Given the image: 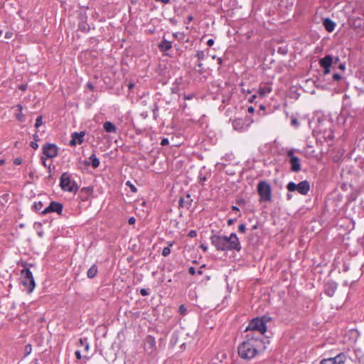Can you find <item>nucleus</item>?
<instances>
[{
  "instance_id": "nucleus-1",
  "label": "nucleus",
  "mask_w": 364,
  "mask_h": 364,
  "mask_svg": "<svg viewBox=\"0 0 364 364\" xmlns=\"http://www.w3.org/2000/svg\"><path fill=\"white\" fill-rule=\"evenodd\" d=\"M210 240L218 251L240 252L242 249L240 242L235 232L230 233L229 236L213 234Z\"/></svg>"
},
{
  "instance_id": "nucleus-2",
  "label": "nucleus",
  "mask_w": 364,
  "mask_h": 364,
  "mask_svg": "<svg viewBox=\"0 0 364 364\" xmlns=\"http://www.w3.org/2000/svg\"><path fill=\"white\" fill-rule=\"evenodd\" d=\"M267 347L254 345L250 342H242L237 348L239 356L245 360H250L255 358L259 353L266 350Z\"/></svg>"
},
{
  "instance_id": "nucleus-3",
  "label": "nucleus",
  "mask_w": 364,
  "mask_h": 364,
  "mask_svg": "<svg viewBox=\"0 0 364 364\" xmlns=\"http://www.w3.org/2000/svg\"><path fill=\"white\" fill-rule=\"evenodd\" d=\"M21 266L24 268L21 271V284L27 289L28 293H31L35 288L36 283L32 272L27 267L32 266V264L22 262Z\"/></svg>"
},
{
  "instance_id": "nucleus-4",
  "label": "nucleus",
  "mask_w": 364,
  "mask_h": 364,
  "mask_svg": "<svg viewBox=\"0 0 364 364\" xmlns=\"http://www.w3.org/2000/svg\"><path fill=\"white\" fill-rule=\"evenodd\" d=\"M269 320L270 318L265 316L253 318L247 326L245 332L258 331L259 334L263 335L267 331V322Z\"/></svg>"
},
{
  "instance_id": "nucleus-5",
  "label": "nucleus",
  "mask_w": 364,
  "mask_h": 364,
  "mask_svg": "<svg viewBox=\"0 0 364 364\" xmlns=\"http://www.w3.org/2000/svg\"><path fill=\"white\" fill-rule=\"evenodd\" d=\"M60 186L64 191L76 193L79 190L77 183L71 179L68 172H64L60 178Z\"/></svg>"
},
{
  "instance_id": "nucleus-6",
  "label": "nucleus",
  "mask_w": 364,
  "mask_h": 364,
  "mask_svg": "<svg viewBox=\"0 0 364 364\" xmlns=\"http://www.w3.org/2000/svg\"><path fill=\"white\" fill-rule=\"evenodd\" d=\"M257 193L260 197L259 201H272V188L265 181H261L257 184Z\"/></svg>"
},
{
  "instance_id": "nucleus-7",
  "label": "nucleus",
  "mask_w": 364,
  "mask_h": 364,
  "mask_svg": "<svg viewBox=\"0 0 364 364\" xmlns=\"http://www.w3.org/2000/svg\"><path fill=\"white\" fill-rule=\"evenodd\" d=\"M289 192L297 191L301 195H306L310 190L309 182L306 180L302 181L298 184L291 181L287 186Z\"/></svg>"
},
{
  "instance_id": "nucleus-8",
  "label": "nucleus",
  "mask_w": 364,
  "mask_h": 364,
  "mask_svg": "<svg viewBox=\"0 0 364 364\" xmlns=\"http://www.w3.org/2000/svg\"><path fill=\"white\" fill-rule=\"evenodd\" d=\"M287 156L289 158V162L291 165V171L299 172L301 171V161L299 157L294 155V150L290 149L287 151Z\"/></svg>"
},
{
  "instance_id": "nucleus-9",
  "label": "nucleus",
  "mask_w": 364,
  "mask_h": 364,
  "mask_svg": "<svg viewBox=\"0 0 364 364\" xmlns=\"http://www.w3.org/2000/svg\"><path fill=\"white\" fill-rule=\"evenodd\" d=\"M245 336V340L244 342H250L254 345H258L262 347H266L264 338L262 337V335L259 334V336H257L255 333V331H248Z\"/></svg>"
},
{
  "instance_id": "nucleus-10",
  "label": "nucleus",
  "mask_w": 364,
  "mask_h": 364,
  "mask_svg": "<svg viewBox=\"0 0 364 364\" xmlns=\"http://www.w3.org/2000/svg\"><path fill=\"white\" fill-rule=\"evenodd\" d=\"M346 358V355L344 353H341L333 358L321 360L320 364H345Z\"/></svg>"
},
{
  "instance_id": "nucleus-11",
  "label": "nucleus",
  "mask_w": 364,
  "mask_h": 364,
  "mask_svg": "<svg viewBox=\"0 0 364 364\" xmlns=\"http://www.w3.org/2000/svg\"><path fill=\"white\" fill-rule=\"evenodd\" d=\"M42 149L43 154L48 158L52 159L58 156V148L55 144H45Z\"/></svg>"
},
{
  "instance_id": "nucleus-12",
  "label": "nucleus",
  "mask_w": 364,
  "mask_h": 364,
  "mask_svg": "<svg viewBox=\"0 0 364 364\" xmlns=\"http://www.w3.org/2000/svg\"><path fill=\"white\" fill-rule=\"evenodd\" d=\"M63 206L61 203L55 201L50 203L49 205L42 212V215H46L50 213H57L58 215H62Z\"/></svg>"
},
{
  "instance_id": "nucleus-13",
  "label": "nucleus",
  "mask_w": 364,
  "mask_h": 364,
  "mask_svg": "<svg viewBox=\"0 0 364 364\" xmlns=\"http://www.w3.org/2000/svg\"><path fill=\"white\" fill-rule=\"evenodd\" d=\"M85 135V132H73L71 135L72 139L69 142V145L71 146H75L77 144H82L84 141Z\"/></svg>"
},
{
  "instance_id": "nucleus-14",
  "label": "nucleus",
  "mask_w": 364,
  "mask_h": 364,
  "mask_svg": "<svg viewBox=\"0 0 364 364\" xmlns=\"http://www.w3.org/2000/svg\"><path fill=\"white\" fill-rule=\"evenodd\" d=\"M156 341L154 337L148 336L145 340V349L149 353H152L156 350Z\"/></svg>"
},
{
  "instance_id": "nucleus-15",
  "label": "nucleus",
  "mask_w": 364,
  "mask_h": 364,
  "mask_svg": "<svg viewBox=\"0 0 364 364\" xmlns=\"http://www.w3.org/2000/svg\"><path fill=\"white\" fill-rule=\"evenodd\" d=\"M193 199L188 193H186V197L181 196L178 200L179 207H185L189 209L192 205Z\"/></svg>"
},
{
  "instance_id": "nucleus-16",
  "label": "nucleus",
  "mask_w": 364,
  "mask_h": 364,
  "mask_svg": "<svg viewBox=\"0 0 364 364\" xmlns=\"http://www.w3.org/2000/svg\"><path fill=\"white\" fill-rule=\"evenodd\" d=\"M92 187H84L80 191L79 198L81 199V200L86 201L88 200L89 197L92 194Z\"/></svg>"
},
{
  "instance_id": "nucleus-17",
  "label": "nucleus",
  "mask_w": 364,
  "mask_h": 364,
  "mask_svg": "<svg viewBox=\"0 0 364 364\" xmlns=\"http://www.w3.org/2000/svg\"><path fill=\"white\" fill-rule=\"evenodd\" d=\"M333 63V58L331 55L319 59V65L321 68H331Z\"/></svg>"
},
{
  "instance_id": "nucleus-18",
  "label": "nucleus",
  "mask_w": 364,
  "mask_h": 364,
  "mask_svg": "<svg viewBox=\"0 0 364 364\" xmlns=\"http://www.w3.org/2000/svg\"><path fill=\"white\" fill-rule=\"evenodd\" d=\"M337 289V284L334 282H329L325 286V293L328 296H333Z\"/></svg>"
},
{
  "instance_id": "nucleus-19",
  "label": "nucleus",
  "mask_w": 364,
  "mask_h": 364,
  "mask_svg": "<svg viewBox=\"0 0 364 364\" xmlns=\"http://www.w3.org/2000/svg\"><path fill=\"white\" fill-rule=\"evenodd\" d=\"M232 124L235 130L241 132L244 129L245 122L244 119L239 118L233 120Z\"/></svg>"
},
{
  "instance_id": "nucleus-20",
  "label": "nucleus",
  "mask_w": 364,
  "mask_h": 364,
  "mask_svg": "<svg viewBox=\"0 0 364 364\" xmlns=\"http://www.w3.org/2000/svg\"><path fill=\"white\" fill-rule=\"evenodd\" d=\"M323 26L328 32H332L336 26V23L330 18H326L323 20Z\"/></svg>"
},
{
  "instance_id": "nucleus-21",
  "label": "nucleus",
  "mask_w": 364,
  "mask_h": 364,
  "mask_svg": "<svg viewBox=\"0 0 364 364\" xmlns=\"http://www.w3.org/2000/svg\"><path fill=\"white\" fill-rule=\"evenodd\" d=\"M172 47V43L166 39H163L159 45V48L161 51L169 50Z\"/></svg>"
},
{
  "instance_id": "nucleus-22",
  "label": "nucleus",
  "mask_w": 364,
  "mask_h": 364,
  "mask_svg": "<svg viewBox=\"0 0 364 364\" xmlns=\"http://www.w3.org/2000/svg\"><path fill=\"white\" fill-rule=\"evenodd\" d=\"M104 129L108 133H115L117 131L116 126L111 122L107 121L103 124Z\"/></svg>"
},
{
  "instance_id": "nucleus-23",
  "label": "nucleus",
  "mask_w": 364,
  "mask_h": 364,
  "mask_svg": "<svg viewBox=\"0 0 364 364\" xmlns=\"http://www.w3.org/2000/svg\"><path fill=\"white\" fill-rule=\"evenodd\" d=\"M89 160L93 168H97L100 166V160L95 154L90 156Z\"/></svg>"
},
{
  "instance_id": "nucleus-24",
  "label": "nucleus",
  "mask_w": 364,
  "mask_h": 364,
  "mask_svg": "<svg viewBox=\"0 0 364 364\" xmlns=\"http://www.w3.org/2000/svg\"><path fill=\"white\" fill-rule=\"evenodd\" d=\"M97 274V267L96 264H93L87 272V276L90 279L94 278Z\"/></svg>"
},
{
  "instance_id": "nucleus-25",
  "label": "nucleus",
  "mask_w": 364,
  "mask_h": 364,
  "mask_svg": "<svg viewBox=\"0 0 364 364\" xmlns=\"http://www.w3.org/2000/svg\"><path fill=\"white\" fill-rule=\"evenodd\" d=\"M79 344L84 348L85 351H87L90 348V345L87 338H80L78 341Z\"/></svg>"
},
{
  "instance_id": "nucleus-26",
  "label": "nucleus",
  "mask_w": 364,
  "mask_h": 364,
  "mask_svg": "<svg viewBox=\"0 0 364 364\" xmlns=\"http://www.w3.org/2000/svg\"><path fill=\"white\" fill-rule=\"evenodd\" d=\"M16 107L18 111V112L16 114V119L20 122H23L25 120V117L21 112L23 109L22 106L21 105H18Z\"/></svg>"
},
{
  "instance_id": "nucleus-27",
  "label": "nucleus",
  "mask_w": 364,
  "mask_h": 364,
  "mask_svg": "<svg viewBox=\"0 0 364 364\" xmlns=\"http://www.w3.org/2000/svg\"><path fill=\"white\" fill-rule=\"evenodd\" d=\"M272 91L271 87H264V88H259L258 90V94L260 97H263L265 96V95L268 92H270Z\"/></svg>"
},
{
  "instance_id": "nucleus-28",
  "label": "nucleus",
  "mask_w": 364,
  "mask_h": 364,
  "mask_svg": "<svg viewBox=\"0 0 364 364\" xmlns=\"http://www.w3.org/2000/svg\"><path fill=\"white\" fill-rule=\"evenodd\" d=\"M43 203L39 201V202H35L33 203V205H32V208L33 210H34L35 211H39L42 207H43Z\"/></svg>"
},
{
  "instance_id": "nucleus-29",
  "label": "nucleus",
  "mask_w": 364,
  "mask_h": 364,
  "mask_svg": "<svg viewBox=\"0 0 364 364\" xmlns=\"http://www.w3.org/2000/svg\"><path fill=\"white\" fill-rule=\"evenodd\" d=\"M32 350V346L31 344H27L24 347V357L28 356Z\"/></svg>"
},
{
  "instance_id": "nucleus-30",
  "label": "nucleus",
  "mask_w": 364,
  "mask_h": 364,
  "mask_svg": "<svg viewBox=\"0 0 364 364\" xmlns=\"http://www.w3.org/2000/svg\"><path fill=\"white\" fill-rule=\"evenodd\" d=\"M170 246H172V243H171L169 245V246L168 247H165L163 250H162V255L164 256V257H167L170 255L171 253V249H170Z\"/></svg>"
},
{
  "instance_id": "nucleus-31",
  "label": "nucleus",
  "mask_w": 364,
  "mask_h": 364,
  "mask_svg": "<svg viewBox=\"0 0 364 364\" xmlns=\"http://www.w3.org/2000/svg\"><path fill=\"white\" fill-rule=\"evenodd\" d=\"M277 52L282 55H286L288 52V48L287 46L279 47Z\"/></svg>"
},
{
  "instance_id": "nucleus-32",
  "label": "nucleus",
  "mask_w": 364,
  "mask_h": 364,
  "mask_svg": "<svg viewBox=\"0 0 364 364\" xmlns=\"http://www.w3.org/2000/svg\"><path fill=\"white\" fill-rule=\"evenodd\" d=\"M196 56L199 61L202 60L205 58V53L203 50H199L197 52Z\"/></svg>"
},
{
  "instance_id": "nucleus-33",
  "label": "nucleus",
  "mask_w": 364,
  "mask_h": 364,
  "mask_svg": "<svg viewBox=\"0 0 364 364\" xmlns=\"http://www.w3.org/2000/svg\"><path fill=\"white\" fill-rule=\"evenodd\" d=\"M178 312L180 313L181 315H186V314L187 312L186 307L183 304H181L179 306Z\"/></svg>"
},
{
  "instance_id": "nucleus-34",
  "label": "nucleus",
  "mask_w": 364,
  "mask_h": 364,
  "mask_svg": "<svg viewBox=\"0 0 364 364\" xmlns=\"http://www.w3.org/2000/svg\"><path fill=\"white\" fill-rule=\"evenodd\" d=\"M42 116H38L36 119L35 127L38 128L42 124Z\"/></svg>"
},
{
  "instance_id": "nucleus-35",
  "label": "nucleus",
  "mask_w": 364,
  "mask_h": 364,
  "mask_svg": "<svg viewBox=\"0 0 364 364\" xmlns=\"http://www.w3.org/2000/svg\"><path fill=\"white\" fill-rule=\"evenodd\" d=\"M195 97V94L193 93H191V94H184L183 95V99L185 100H192L193 97Z\"/></svg>"
},
{
  "instance_id": "nucleus-36",
  "label": "nucleus",
  "mask_w": 364,
  "mask_h": 364,
  "mask_svg": "<svg viewBox=\"0 0 364 364\" xmlns=\"http://www.w3.org/2000/svg\"><path fill=\"white\" fill-rule=\"evenodd\" d=\"M140 294L143 296H148L149 294V290L146 289H141Z\"/></svg>"
},
{
  "instance_id": "nucleus-37",
  "label": "nucleus",
  "mask_w": 364,
  "mask_h": 364,
  "mask_svg": "<svg viewBox=\"0 0 364 364\" xmlns=\"http://www.w3.org/2000/svg\"><path fill=\"white\" fill-rule=\"evenodd\" d=\"M299 121L297 120L296 118H295V117L291 118V125H293L295 127H297L299 126Z\"/></svg>"
},
{
  "instance_id": "nucleus-38",
  "label": "nucleus",
  "mask_w": 364,
  "mask_h": 364,
  "mask_svg": "<svg viewBox=\"0 0 364 364\" xmlns=\"http://www.w3.org/2000/svg\"><path fill=\"white\" fill-rule=\"evenodd\" d=\"M246 230V227L245 224H240L238 226V231L241 233H245Z\"/></svg>"
},
{
  "instance_id": "nucleus-39",
  "label": "nucleus",
  "mask_w": 364,
  "mask_h": 364,
  "mask_svg": "<svg viewBox=\"0 0 364 364\" xmlns=\"http://www.w3.org/2000/svg\"><path fill=\"white\" fill-rule=\"evenodd\" d=\"M333 81H338L341 79V75L338 73H334L332 76Z\"/></svg>"
},
{
  "instance_id": "nucleus-40",
  "label": "nucleus",
  "mask_w": 364,
  "mask_h": 364,
  "mask_svg": "<svg viewBox=\"0 0 364 364\" xmlns=\"http://www.w3.org/2000/svg\"><path fill=\"white\" fill-rule=\"evenodd\" d=\"M126 184H127V186H129V188H130V189H131V191H132V192H134V193H136V191H137L136 188L134 185H132V184L130 183V181H127Z\"/></svg>"
},
{
  "instance_id": "nucleus-41",
  "label": "nucleus",
  "mask_w": 364,
  "mask_h": 364,
  "mask_svg": "<svg viewBox=\"0 0 364 364\" xmlns=\"http://www.w3.org/2000/svg\"><path fill=\"white\" fill-rule=\"evenodd\" d=\"M158 109H159L158 105L156 104H154V108L152 109L154 118H156V114H157Z\"/></svg>"
},
{
  "instance_id": "nucleus-42",
  "label": "nucleus",
  "mask_w": 364,
  "mask_h": 364,
  "mask_svg": "<svg viewBox=\"0 0 364 364\" xmlns=\"http://www.w3.org/2000/svg\"><path fill=\"white\" fill-rule=\"evenodd\" d=\"M169 144V141L167 138H163L161 141V145L164 146H167L168 144Z\"/></svg>"
},
{
  "instance_id": "nucleus-43",
  "label": "nucleus",
  "mask_w": 364,
  "mask_h": 364,
  "mask_svg": "<svg viewBox=\"0 0 364 364\" xmlns=\"http://www.w3.org/2000/svg\"><path fill=\"white\" fill-rule=\"evenodd\" d=\"M196 235H197V232L196 230H193L189 231V232L188 234V236L190 237H195Z\"/></svg>"
},
{
  "instance_id": "nucleus-44",
  "label": "nucleus",
  "mask_w": 364,
  "mask_h": 364,
  "mask_svg": "<svg viewBox=\"0 0 364 364\" xmlns=\"http://www.w3.org/2000/svg\"><path fill=\"white\" fill-rule=\"evenodd\" d=\"M30 146L35 150H36L38 148V144H37V141H31L30 143Z\"/></svg>"
},
{
  "instance_id": "nucleus-45",
  "label": "nucleus",
  "mask_w": 364,
  "mask_h": 364,
  "mask_svg": "<svg viewBox=\"0 0 364 364\" xmlns=\"http://www.w3.org/2000/svg\"><path fill=\"white\" fill-rule=\"evenodd\" d=\"M197 66H198V68H199L198 72H199L200 73H203V64H202L200 62H199V63L197 64Z\"/></svg>"
},
{
  "instance_id": "nucleus-46",
  "label": "nucleus",
  "mask_w": 364,
  "mask_h": 364,
  "mask_svg": "<svg viewBox=\"0 0 364 364\" xmlns=\"http://www.w3.org/2000/svg\"><path fill=\"white\" fill-rule=\"evenodd\" d=\"M188 272L191 275H194L196 274V269L193 267H191L188 269Z\"/></svg>"
},
{
  "instance_id": "nucleus-47",
  "label": "nucleus",
  "mask_w": 364,
  "mask_h": 364,
  "mask_svg": "<svg viewBox=\"0 0 364 364\" xmlns=\"http://www.w3.org/2000/svg\"><path fill=\"white\" fill-rule=\"evenodd\" d=\"M14 163L16 165H20L22 163V160L21 158H16L14 159Z\"/></svg>"
},
{
  "instance_id": "nucleus-48",
  "label": "nucleus",
  "mask_w": 364,
  "mask_h": 364,
  "mask_svg": "<svg viewBox=\"0 0 364 364\" xmlns=\"http://www.w3.org/2000/svg\"><path fill=\"white\" fill-rule=\"evenodd\" d=\"M135 221H136V219H135L134 217H131V218H129V220H128V223H129V224H130V225H133V224H134V223H135Z\"/></svg>"
},
{
  "instance_id": "nucleus-49",
  "label": "nucleus",
  "mask_w": 364,
  "mask_h": 364,
  "mask_svg": "<svg viewBox=\"0 0 364 364\" xmlns=\"http://www.w3.org/2000/svg\"><path fill=\"white\" fill-rule=\"evenodd\" d=\"M75 355L77 359L80 360L82 358L81 353L79 350L75 351Z\"/></svg>"
},
{
  "instance_id": "nucleus-50",
  "label": "nucleus",
  "mask_w": 364,
  "mask_h": 364,
  "mask_svg": "<svg viewBox=\"0 0 364 364\" xmlns=\"http://www.w3.org/2000/svg\"><path fill=\"white\" fill-rule=\"evenodd\" d=\"M323 68V74L327 75L331 72V68Z\"/></svg>"
},
{
  "instance_id": "nucleus-51",
  "label": "nucleus",
  "mask_w": 364,
  "mask_h": 364,
  "mask_svg": "<svg viewBox=\"0 0 364 364\" xmlns=\"http://www.w3.org/2000/svg\"><path fill=\"white\" fill-rule=\"evenodd\" d=\"M236 221V219H232V218H230V219H228V225H232V224L235 223V222Z\"/></svg>"
},
{
  "instance_id": "nucleus-52",
  "label": "nucleus",
  "mask_w": 364,
  "mask_h": 364,
  "mask_svg": "<svg viewBox=\"0 0 364 364\" xmlns=\"http://www.w3.org/2000/svg\"><path fill=\"white\" fill-rule=\"evenodd\" d=\"M214 44V40L210 38L209 39L208 41H207V45L210 47H211L212 46H213Z\"/></svg>"
},
{
  "instance_id": "nucleus-53",
  "label": "nucleus",
  "mask_w": 364,
  "mask_h": 364,
  "mask_svg": "<svg viewBox=\"0 0 364 364\" xmlns=\"http://www.w3.org/2000/svg\"><path fill=\"white\" fill-rule=\"evenodd\" d=\"M18 88H19L21 90L24 91V90H26V88H27V85H26V84H22V85H19Z\"/></svg>"
},
{
  "instance_id": "nucleus-54",
  "label": "nucleus",
  "mask_w": 364,
  "mask_h": 364,
  "mask_svg": "<svg viewBox=\"0 0 364 364\" xmlns=\"http://www.w3.org/2000/svg\"><path fill=\"white\" fill-rule=\"evenodd\" d=\"M200 247L203 250V252H207L208 247L204 244H200Z\"/></svg>"
},
{
  "instance_id": "nucleus-55",
  "label": "nucleus",
  "mask_w": 364,
  "mask_h": 364,
  "mask_svg": "<svg viewBox=\"0 0 364 364\" xmlns=\"http://www.w3.org/2000/svg\"><path fill=\"white\" fill-rule=\"evenodd\" d=\"M257 97L256 95H253L250 97V98L248 100L250 102H253L255 99Z\"/></svg>"
},
{
  "instance_id": "nucleus-56",
  "label": "nucleus",
  "mask_w": 364,
  "mask_h": 364,
  "mask_svg": "<svg viewBox=\"0 0 364 364\" xmlns=\"http://www.w3.org/2000/svg\"><path fill=\"white\" fill-rule=\"evenodd\" d=\"M41 159V162H42L43 165L45 167H47V164H46V159H45L43 156H42Z\"/></svg>"
},
{
  "instance_id": "nucleus-57",
  "label": "nucleus",
  "mask_w": 364,
  "mask_h": 364,
  "mask_svg": "<svg viewBox=\"0 0 364 364\" xmlns=\"http://www.w3.org/2000/svg\"><path fill=\"white\" fill-rule=\"evenodd\" d=\"M33 137L35 141H38L40 140L39 136L37 134H33Z\"/></svg>"
},
{
  "instance_id": "nucleus-58",
  "label": "nucleus",
  "mask_w": 364,
  "mask_h": 364,
  "mask_svg": "<svg viewBox=\"0 0 364 364\" xmlns=\"http://www.w3.org/2000/svg\"><path fill=\"white\" fill-rule=\"evenodd\" d=\"M338 68H339L340 70H345V68H346V65H345V64H343V63L340 64V65H338Z\"/></svg>"
},
{
  "instance_id": "nucleus-59",
  "label": "nucleus",
  "mask_w": 364,
  "mask_h": 364,
  "mask_svg": "<svg viewBox=\"0 0 364 364\" xmlns=\"http://www.w3.org/2000/svg\"><path fill=\"white\" fill-rule=\"evenodd\" d=\"M82 163H83V164H84L85 166H90V165H91V164H90V160H89V161H86V160H85V161H84Z\"/></svg>"
},
{
  "instance_id": "nucleus-60",
  "label": "nucleus",
  "mask_w": 364,
  "mask_h": 364,
  "mask_svg": "<svg viewBox=\"0 0 364 364\" xmlns=\"http://www.w3.org/2000/svg\"><path fill=\"white\" fill-rule=\"evenodd\" d=\"M247 111H248V112H250V113H253V112H254V111H255V108H254L253 107L250 106V107H248Z\"/></svg>"
},
{
  "instance_id": "nucleus-61",
  "label": "nucleus",
  "mask_w": 364,
  "mask_h": 364,
  "mask_svg": "<svg viewBox=\"0 0 364 364\" xmlns=\"http://www.w3.org/2000/svg\"><path fill=\"white\" fill-rule=\"evenodd\" d=\"M339 60H340V59H339V58H338V56H337V57H336V58H333V63H334V64L338 63L339 62Z\"/></svg>"
},
{
  "instance_id": "nucleus-62",
  "label": "nucleus",
  "mask_w": 364,
  "mask_h": 364,
  "mask_svg": "<svg viewBox=\"0 0 364 364\" xmlns=\"http://www.w3.org/2000/svg\"><path fill=\"white\" fill-rule=\"evenodd\" d=\"M237 203L238 205L244 204V203H245V200H244L243 199L237 200Z\"/></svg>"
},
{
  "instance_id": "nucleus-63",
  "label": "nucleus",
  "mask_w": 364,
  "mask_h": 364,
  "mask_svg": "<svg viewBox=\"0 0 364 364\" xmlns=\"http://www.w3.org/2000/svg\"><path fill=\"white\" fill-rule=\"evenodd\" d=\"M232 210L235 211V212H240V210L237 206H232Z\"/></svg>"
},
{
  "instance_id": "nucleus-64",
  "label": "nucleus",
  "mask_w": 364,
  "mask_h": 364,
  "mask_svg": "<svg viewBox=\"0 0 364 364\" xmlns=\"http://www.w3.org/2000/svg\"><path fill=\"white\" fill-rule=\"evenodd\" d=\"M87 87L91 90L94 89V87L91 83H87Z\"/></svg>"
}]
</instances>
